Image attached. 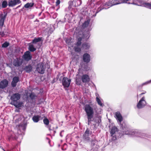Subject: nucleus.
Returning a JSON list of instances; mask_svg holds the SVG:
<instances>
[{
	"instance_id": "nucleus-28",
	"label": "nucleus",
	"mask_w": 151,
	"mask_h": 151,
	"mask_svg": "<svg viewBox=\"0 0 151 151\" xmlns=\"http://www.w3.org/2000/svg\"><path fill=\"white\" fill-rule=\"evenodd\" d=\"M90 45L88 43H83L82 45V47L83 49H88L89 48Z\"/></svg>"
},
{
	"instance_id": "nucleus-44",
	"label": "nucleus",
	"mask_w": 151,
	"mask_h": 151,
	"mask_svg": "<svg viewBox=\"0 0 151 151\" xmlns=\"http://www.w3.org/2000/svg\"><path fill=\"white\" fill-rule=\"evenodd\" d=\"M146 93V92L145 91V92H143V93H141L140 95H142L144 94H145Z\"/></svg>"
},
{
	"instance_id": "nucleus-3",
	"label": "nucleus",
	"mask_w": 151,
	"mask_h": 151,
	"mask_svg": "<svg viewBox=\"0 0 151 151\" xmlns=\"http://www.w3.org/2000/svg\"><path fill=\"white\" fill-rule=\"evenodd\" d=\"M123 134L130 135H135L137 136H143V134L141 132H138L137 130H136L134 131H125L124 130L123 131Z\"/></svg>"
},
{
	"instance_id": "nucleus-8",
	"label": "nucleus",
	"mask_w": 151,
	"mask_h": 151,
	"mask_svg": "<svg viewBox=\"0 0 151 151\" xmlns=\"http://www.w3.org/2000/svg\"><path fill=\"white\" fill-rule=\"evenodd\" d=\"M145 99V97H143L139 102L137 105V107L138 109L142 108L145 105L146 102Z\"/></svg>"
},
{
	"instance_id": "nucleus-47",
	"label": "nucleus",
	"mask_w": 151,
	"mask_h": 151,
	"mask_svg": "<svg viewBox=\"0 0 151 151\" xmlns=\"http://www.w3.org/2000/svg\"><path fill=\"white\" fill-rule=\"evenodd\" d=\"M2 150H3V151H5V150L3 148H2Z\"/></svg>"
},
{
	"instance_id": "nucleus-40",
	"label": "nucleus",
	"mask_w": 151,
	"mask_h": 151,
	"mask_svg": "<svg viewBox=\"0 0 151 151\" xmlns=\"http://www.w3.org/2000/svg\"><path fill=\"white\" fill-rule=\"evenodd\" d=\"M0 35H1V37H4L5 35L4 32H0Z\"/></svg>"
},
{
	"instance_id": "nucleus-27",
	"label": "nucleus",
	"mask_w": 151,
	"mask_h": 151,
	"mask_svg": "<svg viewBox=\"0 0 151 151\" xmlns=\"http://www.w3.org/2000/svg\"><path fill=\"white\" fill-rule=\"evenodd\" d=\"M42 38L41 37H38L35 38L34 39V40H32V43L34 44H36L37 42H40Z\"/></svg>"
},
{
	"instance_id": "nucleus-5",
	"label": "nucleus",
	"mask_w": 151,
	"mask_h": 151,
	"mask_svg": "<svg viewBox=\"0 0 151 151\" xmlns=\"http://www.w3.org/2000/svg\"><path fill=\"white\" fill-rule=\"evenodd\" d=\"M119 3H118L117 2V1L116 0H109V2L108 3L105 4L104 5V7L102 8V9H106V6L107 5L109 6H111L113 5H116L118 4H120Z\"/></svg>"
},
{
	"instance_id": "nucleus-23",
	"label": "nucleus",
	"mask_w": 151,
	"mask_h": 151,
	"mask_svg": "<svg viewBox=\"0 0 151 151\" xmlns=\"http://www.w3.org/2000/svg\"><path fill=\"white\" fill-rule=\"evenodd\" d=\"M90 22V19H88L87 21H85L82 25V28L84 29L89 24Z\"/></svg>"
},
{
	"instance_id": "nucleus-19",
	"label": "nucleus",
	"mask_w": 151,
	"mask_h": 151,
	"mask_svg": "<svg viewBox=\"0 0 151 151\" xmlns=\"http://www.w3.org/2000/svg\"><path fill=\"white\" fill-rule=\"evenodd\" d=\"M19 81V78L18 77H14L12 79L11 83V85L12 87H15L17 85V83Z\"/></svg>"
},
{
	"instance_id": "nucleus-45",
	"label": "nucleus",
	"mask_w": 151,
	"mask_h": 151,
	"mask_svg": "<svg viewBox=\"0 0 151 151\" xmlns=\"http://www.w3.org/2000/svg\"><path fill=\"white\" fill-rule=\"evenodd\" d=\"M101 9H99H99H98V10H99V11H97V12H96V13H97L98 12H99V11L100 10H101Z\"/></svg>"
},
{
	"instance_id": "nucleus-34",
	"label": "nucleus",
	"mask_w": 151,
	"mask_h": 151,
	"mask_svg": "<svg viewBox=\"0 0 151 151\" xmlns=\"http://www.w3.org/2000/svg\"><path fill=\"white\" fill-rule=\"evenodd\" d=\"M43 122L44 124L47 125L49 124V121L48 119L47 118H45L43 119Z\"/></svg>"
},
{
	"instance_id": "nucleus-11",
	"label": "nucleus",
	"mask_w": 151,
	"mask_h": 151,
	"mask_svg": "<svg viewBox=\"0 0 151 151\" xmlns=\"http://www.w3.org/2000/svg\"><path fill=\"white\" fill-rule=\"evenodd\" d=\"M21 2L20 0H9L8 5L9 6H13L20 3Z\"/></svg>"
},
{
	"instance_id": "nucleus-33",
	"label": "nucleus",
	"mask_w": 151,
	"mask_h": 151,
	"mask_svg": "<svg viewBox=\"0 0 151 151\" xmlns=\"http://www.w3.org/2000/svg\"><path fill=\"white\" fill-rule=\"evenodd\" d=\"M2 7L3 8H5L7 6V2L6 1H4L2 2Z\"/></svg>"
},
{
	"instance_id": "nucleus-32",
	"label": "nucleus",
	"mask_w": 151,
	"mask_h": 151,
	"mask_svg": "<svg viewBox=\"0 0 151 151\" xmlns=\"http://www.w3.org/2000/svg\"><path fill=\"white\" fill-rule=\"evenodd\" d=\"M96 100L99 105L102 106H103L104 104L102 103L101 100L98 97H96Z\"/></svg>"
},
{
	"instance_id": "nucleus-14",
	"label": "nucleus",
	"mask_w": 151,
	"mask_h": 151,
	"mask_svg": "<svg viewBox=\"0 0 151 151\" xmlns=\"http://www.w3.org/2000/svg\"><path fill=\"white\" fill-rule=\"evenodd\" d=\"M6 16V14L5 13H1L0 14V26L1 27L3 26Z\"/></svg>"
},
{
	"instance_id": "nucleus-10",
	"label": "nucleus",
	"mask_w": 151,
	"mask_h": 151,
	"mask_svg": "<svg viewBox=\"0 0 151 151\" xmlns=\"http://www.w3.org/2000/svg\"><path fill=\"white\" fill-rule=\"evenodd\" d=\"M139 3L137 4V5L151 9V4L148 3H145L144 0H142L141 1H139Z\"/></svg>"
},
{
	"instance_id": "nucleus-2",
	"label": "nucleus",
	"mask_w": 151,
	"mask_h": 151,
	"mask_svg": "<svg viewBox=\"0 0 151 151\" xmlns=\"http://www.w3.org/2000/svg\"><path fill=\"white\" fill-rule=\"evenodd\" d=\"M82 3L81 0H73V1L69 2V7L70 9H74L75 7L81 5Z\"/></svg>"
},
{
	"instance_id": "nucleus-37",
	"label": "nucleus",
	"mask_w": 151,
	"mask_h": 151,
	"mask_svg": "<svg viewBox=\"0 0 151 151\" xmlns=\"http://www.w3.org/2000/svg\"><path fill=\"white\" fill-rule=\"evenodd\" d=\"M35 96L34 93H32L30 95V97L32 99L35 98Z\"/></svg>"
},
{
	"instance_id": "nucleus-18",
	"label": "nucleus",
	"mask_w": 151,
	"mask_h": 151,
	"mask_svg": "<svg viewBox=\"0 0 151 151\" xmlns=\"http://www.w3.org/2000/svg\"><path fill=\"white\" fill-rule=\"evenodd\" d=\"M83 60L85 62L88 63L90 60V55L87 53L84 54L83 55Z\"/></svg>"
},
{
	"instance_id": "nucleus-29",
	"label": "nucleus",
	"mask_w": 151,
	"mask_h": 151,
	"mask_svg": "<svg viewBox=\"0 0 151 151\" xmlns=\"http://www.w3.org/2000/svg\"><path fill=\"white\" fill-rule=\"evenodd\" d=\"M117 131V128L115 127H113L111 129L110 133L111 136L114 134Z\"/></svg>"
},
{
	"instance_id": "nucleus-48",
	"label": "nucleus",
	"mask_w": 151,
	"mask_h": 151,
	"mask_svg": "<svg viewBox=\"0 0 151 151\" xmlns=\"http://www.w3.org/2000/svg\"><path fill=\"white\" fill-rule=\"evenodd\" d=\"M41 13H40L39 14V16H40V15H41Z\"/></svg>"
},
{
	"instance_id": "nucleus-21",
	"label": "nucleus",
	"mask_w": 151,
	"mask_h": 151,
	"mask_svg": "<svg viewBox=\"0 0 151 151\" xmlns=\"http://www.w3.org/2000/svg\"><path fill=\"white\" fill-rule=\"evenodd\" d=\"M72 39L71 38H66L65 40L66 42L69 45L68 47H69V48H70V47H73L72 45Z\"/></svg>"
},
{
	"instance_id": "nucleus-15",
	"label": "nucleus",
	"mask_w": 151,
	"mask_h": 151,
	"mask_svg": "<svg viewBox=\"0 0 151 151\" xmlns=\"http://www.w3.org/2000/svg\"><path fill=\"white\" fill-rule=\"evenodd\" d=\"M8 81L6 79H4L0 82V88H4L6 87L8 85Z\"/></svg>"
},
{
	"instance_id": "nucleus-51",
	"label": "nucleus",
	"mask_w": 151,
	"mask_h": 151,
	"mask_svg": "<svg viewBox=\"0 0 151 151\" xmlns=\"http://www.w3.org/2000/svg\"><path fill=\"white\" fill-rule=\"evenodd\" d=\"M123 130H124V129L122 127Z\"/></svg>"
},
{
	"instance_id": "nucleus-12",
	"label": "nucleus",
	"mask_w": 151,
	"mask_h": 151,
	"mask_svg": "<svg viewBox=\"0 0 151 151\" xmlns=\"http://www.w3.org/2000/svg\"><path fill=\"white\" fill-rule=\"evenodd\" d=\"M78 35L79 37L78 38V41L76 44V46H79L81 45V41L82 39L84 38L85 37L82 32H79L78 33Z\"/></svg>"
},
{
	"instance_id": "nucleus-38",
	"label": "nucleus",
	"mask_w": 151,
	"mask_h": 151,
	"mask_svg": "<svg viewBox=\"0 0 151 151\" xmlns=\"http://www.w3.org/2000/svg\"><path fill=\"white\" fill-rule=\"evenodd\" d=\"M150 83H151V80L142 83V86H143L145 85H147Z\"/></svg>"
},
{
	"instance_id": "nucleus-13",
	"label": "nucleus",
	"mask_w": 151,
	"mask_h": 151,
	"mask_svg": "<svg viewBox=\"0 0 151 151\" xmlns=\"http://www.w3.org/2000/svg\"><path fill=\"white\" fill-rule=\"evenodd\" d=\"M20 98V95L19 93L14 94L11 97V99L12 102H16Z\"/></svg>"
},
{
	"instance_id": "nucleus-35",
	"label": "nucleus",
	"mask_w": 151,
	"mask_h": 151,
	"mask_svg": "<svg viewBox=\"0 0 151 151\" xmlns=\"http://www.w3.org/2000/svg\"><path fill=\"white\" fill-rule=\"evenodd\" d=\"M9 45V43L7 42H5L2 45V47H6Z\"/></svg>"
},
{
	"instance_id": "nucleus-24",
	"label": "nucleus",
	"mask_w": 151,
	"mask_h": 151,
	"mask_svg": "<svg viewBox=\"0 0 151 151\" xmlns=\"http://www.w3.org/2000/svg\"><path fill=\"white\" fill-rule=\"evenodd\" d=\"M76 84L78 85H80L81 83V79L80 77H79L78 75L77 74L76 79Z\"/></svg>"
},
{
	"instance_id": "nucleus-26",
	"label": "nucleus",
	"mask_w": 151,
	"mask_h": 151,
	"mask_svg": "<svg viewBox=\"0 0 151 151\" xmlns=\"http://www.w3.org/2000/svg\"><path fill=\"white\" fill-rule=\"evenodd\" d=\"M40 117V116L39 115L34 116L32 117V119L34 122H37L39 121Z\"/></svg>"
},
{
	"instance_id": "nucleus-25",
	"label": "nucleus",
	"mask_w": 151,
	"mask_h": 151,
	"mask_svg": "<svg viewBox=\"0 0 151 151\" xmlns=\"http://www.w3.org/2000/svg\"><path fill=\"white\" fill-rule=\"evenodd\" d=\"M34 5V3H28L25 4L24 7L26 8H31Z\"/></svg>"
},
{
	"instance_id": "nucleus-46",
	"label": "nucleus",
	"mask_w": 151,
	"mask_h": 151,
	"mask_svg": "<svg viewBox=\"0 0 151 151\" xmlns=\"http://www.w3.org/2000/svg\"><path fill=\"white\" fill-rule=\"evenodd\" d=\"M48 128H49V129L50 130H51V129H50V127H49V126H48Z\"/></svg>"
},
{
	"instance_id": "nucleus-49",
	"label": "nucleus",
	"mask_w": 151,
	"mask_h": 151,
	"mask_svg": "<svg viewBox=\"0 0 151 151\" xmlns=\"http://www.w3.org/2000/svg\"><path fill=\"white\" fill-rule=\"evenodd\" d=\"M40 45H41V44H40V45H39V47L40 46Z\"/></svg>"
},
{
	"instance_id": "nucleus-20",
	"label": "nucleus",
	"mask_w": 151,
	"mask_h": 151,
	"mask_svg": "<svg viewBox=\"0 0 151 151\" xmlns=\"http://www.w3.org/2000/svg\"><path fill=\"white\" fill-rule=\"evenodd\" d=\"M115 115L118 121L120 123L122 121V118L121 114L119 112H117L116 113Z\"/></svg>"
},
{
	"instance_id": "nucleus-30",
	"label": "nucleus",
	"mask_w": 151,
	"mask_h": 151,
	"mask_svg": "<svg viewBox=\"0 0 151 151\" xmlns=\"http://www.w3.org/2000/svg\"><path fill=\"white\" fill-rule=\"evenodd\" d=\"M25 70L27 72H29L32 70V67L30 65H29L26 66L25 68Z\"/></svg>"
},
{
	"instance_id": "nucleus-16",
	"label": "nucleus",
	"mask_w": 151,
	"mask_h": 151,
	"mask_svg": "<svg viewBox=\"0 0 151 151\" xmlns=\"http://www.w3.org/2000/svg\"><path fill=\"white\" fill-rule=\"evenodd\" d=\"M81 80L83 83H86L90 81V78L87 74H84L81 77Z\"/></svg>"
},
{
	"instance_id": "nucleus-1",
	"label": "nucleus",
	"mask_w": 151,
	"mask_h": 151,
	"mask_svg": "<svg viewBox=\"0 0 151 151\" xmlns=\"http://www.w3.org/2000/svg\"><path fill=\"white\" fill-rule=\"evenodd\" d=\"M85 111L88 119V124H89L90 122L92 121L94 114V109L89 104H86L84 106Z\"/></svg>"
},
{
	"instance_id": "nucleus-39",
	"label": "nucleus",
	"mask_w": 151,
	"mask_h": 151,
	"mask_svg": "<svg viewBox=\"0 0 151 151\" xmlns=\"http://www.w3.org/2000/svg\"><path fill=\"white\" fill-rule=\"evenodd\" d=\"M60 3V0H57L56 2V5L57 6Z\"/></svg>"
},
{
	"instance_id": "nucleus-9",
	"label": "nucleus",
	"mask_w": 151,
	"mask_h": 151,
	"mask_svg": "<svg viewBox=\"0 0 151 151\" xmlns=\"http://www.w3.org/2000/svg\"><path fill=\"white\" fill-rule=\"evenodd\" d=\"M22 58L26 61H28L30 60L32 58V56L31 55L30 52L28 51L25 52L23 55Z\"/></svg>"
},
{
	"instance_id": "nucleus-43",
	"label": "nucleus",
	"mask_w": 151,
	"mask_h": 151,
	"mask_svg": "<svg viewBox=\"0 0 151 151\" xmlns=\"http://www.w3.org/2000/svg\"><path fill=\"white\" fill-rule=\"evenodd\" d=\"M116 139V137L114 136H113V138H112V139H113V140H115Z\"/></svg>"
},
{
	"instance_id": "nucleus-22",
	"label": "nucleus",
	"mask_w": 151,
	"mask_h": 151,
	"mask_svg": "<svg viewBox=\"0 0 151 151\" xmlns=\"http://www.w3.org/2000/svg\"><path fill=\"white\" fill-rule=\"evenodd\" d=\"M89 132V130L87 129L83 134V137L86 141H88L89 140V138L88 137Z\"/></svg>"
},
{
	"instance_id": "nucleus-4",
	"label": "nucleus",
	"mask_w": 151,
	"mask_h": 151,
	"mask_svg": "<svg viewBox=\"0 0 151 151\" xmlns=\"http://www.w3.org/2000/svg\"><path fill=\"white\" fill-rule=\"evenodd\" d=\"M45 69V67L44 66V64L42 63H40L38 64L36 66V70L39 73L43 74Z\"/></svg>"
},
{
	"instance_id": "nucleus-50",
	"label": "nucleus",
	"mask_w": 151,
	"mask_h": 151,
	"mask_svg": "<svg viewBox=\"0 0 151 151\" xmlns=\"http://www.w3.org/2000/svg\"><path fill=\"white\" fill-rule=\"evenodd\" d=\"M133 4H134V3H133Z\"/></svg>"
},
{
	"instance_id": "nucleus-42",
	"label": "nucleus",
	"mask_w": 151,
	"mask_h": 151,
	"mask_svg": "<svg viewBox=\"0 0 151 151\" xmlns=\"http://www.w3.org/2000/svg\"><path fill=\"white\" fill-rule=\"evenodd\" d=\"M81 68H79V69H78V73H80L81 72Z\"/></svg>"
},
{
	"instance_id": "nucleus-36",
	"label": "nucleus",
	"mask_w": 151,
	"mask_h": 151,
	"mask_svg": "<svg viewBox=\"0 0 151 151\" xmlns=\"http://www.w3.org/2000/svg\"><path fill=\"white\" fill-rule=\"evenodd\" d=\"M78 46L75 47L74 49L75 51L79 52L81 51V49L78 47Z\"/></svg>"
},
{
	"instance_id": "nucleus-7",
	"label": "nucleus",
	"mask_w": 151,
	"mask_h": 151,
	"mask_svg": "<svg viewBox=\"0 0 151 151\" xmlns=\"http://www.w3.org/2000/svg\"><path fill=\"white\" fill-rule=\"evenodd\" d=\"M23 62L22 59L19 58H16L13 61V64L15 66H19L21 65Z\"/></svg>"
},
{
	"instance_id": "nucleus-17",
	"label": "nucleus",
	"mask_w": 151,
	"mask_h": 151,
	"mask_svg": "<svg viewBox=\"0 0 151 151\" xmlns=\"http://www.w3.org/2000/svg\"><path fill=\"white\" fill-rule=\"evenodd\" d=\"M11 104L14 105L15 107L19 108L23 106V103L21 101L12 102Z\"/></svg>"
},
{
	"instance_id": "nucleus-6",
	"label": "nucleus",
	"mask_w": 151,
	"mask_h": 151,
	"mask_svg": "<svg viewBox=\"0 0 151 151\" xmlns=\"http://www.w3.org/2000/svg\"><path fill=\"white\" fill-rule=\"evenodd\" d=\"M71 80L67 77H64L62 79V84L65 88H68L70 83Z\"/></svg>"
},
{
	"instance_id": "nucleus-41",
	"label": "nucleus",
	"mask_w": 151,
	"mask_h": 151,
	"mask_svg": "<svg viewBox=\"0 0 151 151\" xmlns=\"http://www.w3.org/2000/svg\"><path fill=\"white\" fill-rule=\"evenodd\" d=\"M129 1V0H123V3H127V1Z\"/></svg>"
},
{
	"instance_id": "nucleus-31",
	"label": "nucleus",
	"mask_w": 151,
	"mask_h": 151,
	"mask_svg": "<svg viewBox=\"0 0 151 151\" xmlns=\"http://www.w3.org/2000/svg\"><path fill=\"white\" fill-rule=\"evenodd\" d=\"M29 50L31 52H34L36 50V48H35L33 45L32 44L29 45Z\"/></svg>"
}]
</instances>
